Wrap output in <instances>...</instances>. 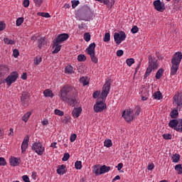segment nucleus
Listing matches in <instances>:
<instances>
[{"instance_id": "obj_53", "label": "nucleus", "mask_w": 182, "mask_h": 182, "mask_svg": "<svg viewBox=\"0 0 182 182\" xmlns=\"http://www.w3.org/2000/svg\"><path fill=\"white\" fill-rule=\"evenodd\" d=\"M13 56L14 58H18V56H19V50L15 48L14 50H13Z\"/></svg>"}, {"instance_id": "obj_34", "label": "nucleus", "mask_w": 182, "mask_h": 182, "mask_svg": "<svg viewBox=\"0 0 182 182\" xmlns=\"http://www.w3.org/2000/svg\"><path fill=\"white\" fill-rule=\"evenodd\" d=\"M104 146L105 147H112L113 146V143L112 142V139H107L104 141Z\"/></svg>"}, {"instance_id": "obj_37", "label": "nucleus", "mask_w": 182, "mask_h": 182, "mask_svg": "<svg viewBox=\"0 0 182 182\" xmlns=\"http://www.w3.org/2000/svg\"><path fill=\"white\" fill-rule=\"evenodd\" d=\"M41 62H42V57H41V55H37L34 58V64L38 65L39 63H41Z\"/></svg>"}, {"instance_id": "obj_46", "label": "nucleus", "mask_w": 182, "mask_h": 182, "mask_svg": "<svg viewBox=\"0 0 182 182\" xmlns=\"http://www.w3.org/2000/svg\"><path fill=\"white\" fill-rule=\"evenodd\" d=\"M70 158V155L69 154V153H65L62 160L63 161H68Z\"/></svg>"}, {"instance_id": "obj_32", "label": "nucleus", "mask_w": 182, "mask_h": 182, "mask_svg": "<svg viewBox=\"0 0 182 182\" xmlns=\"http://www.w3.org/2000/svg\"><path fill=\"white\" fill-rule=\"evenodd\" d=\"M93 173H95V176H101L102 173H100V168H99V165H95Z\"/></svg>"}, {"instance_id": "obj_33", "label": "nucleus", "mask_w": 182, "mask_h": 182, "mask_svg": "<svg viewBox=\"0 0 182 182\" xmlns=\"http://www.w3.org/2000/svg\"><path fill=\"white\" fill-rule=\"evenodd\" d=\"M95 53H92V54H88V55L90 56L91 60L92 62H93V63H97V62H99V60H97V57H96Z\"/></svg>"}, {"instance_id": "obj_16", "label": "nucleus", "mask_w": 182, "mask_h": 182, "mask_svg": "<svg viewBox=\"0 0 182 182\" xmlns=\"http://www.w3.org/2000/svg\"><path fill=\"white\" fill-rule=\"evenodd\" d=\"M68 171V169L66 168L65 165H61L58 166V168L57 169L58 174H60V176H63V174L66 173Z\"/></svg>"}, {"instance_id": "obj_51", "label": "nucleus", "mask_w": 182, "mask_h": 182, "mask_svg": "<svg viewBox=\"0 0 182 182\" xmlns=\"http://www.w3.org/2000/svg\"><path fill=\"white\" fill-rule=\"evenodd\" d=\"M54 113L57 114V116H63V114H65L63 111H60V109H55Z\"/></svg>"}, {"instance_id": "obj_7", "label": "nucleus", "mask_w": 182, "mask_h": 182, "mask_svg": "<svg viewBox=\"0 0 182 182\" xmlns=\"http://www.w3.org/2000/svg\"><path fill=\"white\" fill-rule=\"evenodd\" d=\"M125 39L126 33H124V31H119V33H114V40L117 45H120Z\"/></svg>"}, {"instance_id": "obj_36", "label": "nucleus", "mask_w": 182, "mask_h": 182, "mask_svg": "<svg viewBox=\"0 0 182 182\" xmlns=\"http://www.w3.org/2000/svg\"><path fill=\"white\" fill-rule=\"evenodd\" d=\"M105 5H107L108 8H112L114 5V3H113V0H105L104 1Z\"/></svg>"}, {"instance_id": "obj_30", "label": "nucleus", "mask_w": 182, "mask_h": 182, "mask_svg": "<svg viewBox=\"0 0 182 182\" xmlns=\"http://www.w3.org/2000/svg\"><path fill=\"white\" fill-rule=\"evenodd\" d=\"M172 161L173 163H178L180 161V154H175L172 156Z\"/></svg>"}, {"instance_id": "obj_21", "label": "nucleus", "mask_w": 182, "mask_h": 182, "mask_svg": "<svg viewBox=\"0 0 182 182\" xmlns=\"http://www.w3.org/2000/svg\"><path fill=\"white\" fill-rule=\"evenodd\" d=\"M9 72V68L6 65H0V75H6Z\"/></svg>"}, {"instance_id": "obj_54", "label": "nucleus", "mask_w": 182, "mask_h": 182, "mask_svg": "<svg viewBox=\"0 0 182 182\" xmlns=\"http://www.w3.org/2000/svg\"><path fill=\"white\" fill-rule=\"evenodd\" d=\"M0 166H6V160H5V158L0 157Z\"/></svg>"}, {"instance_id": "obj_59", "label": "nucleus", "mask_w": 182, "mask_h": 182, "mask_svg": "<svg viewBox=\"0 0 182 182\" xmlns=\"http://www.w3.org/2000/svg\"><path fill=\"white\" fill-rule=\"evenodd\" d=\"M23 181L25 182H31V181L29 180V176L27 175H24L22 176Z\"/></svg>"}, {"instance_id": "obj_47", "label": "nucleus", "mask_w": 182, "mask_h": 182, "mask_svg": "<svg viewBox=\"0 0 182 182\" xmlns=\"http://www.w3.org/2000/svg\"><path fill=\"white\" fill-rule=\"evenodd\" d=\"M141 110V108L140 107V106L137 105L136 107H135L134 116H139L140 114Z\"/></svg>"}, {"instance_id": "obj_29", "label": "nucleus", "mask_w": 182, "mask_h": 182, "mask_svg": "<svg viewBox=\"0 0 182 182\" xmlns=\"http://www.w3.org/2000/svg\"><path fill=\"white\" fill-rule=\"evenodd\" d=\"M31 114H32L31 112H28L27 113H26L23 117H22V120L23 122H24L25 123H26L28 122V120H29V117H31Z\"/></svg>"}, {"instance_id": "obj_23", "label": "nucleus", "mask_w": 182, "mask_h": 182, "mask_svg": "<svg viewBox=\"0 0 182 182\" xmlns=\"http://www.w3.org/2000/svg\"><path fill=\"white\" fill-rule=\"evenodd\" d=\"M65 73H68V75H72V73H75L73 70V67L70 65H68L65 68Z\"/></svg>"}, {"instance_id": "obj_11", "label": "nucleus", "mask_w": 182, "mask_h": 182, "mask_svg": "<svg viewBox=\"0 0 182 182\" xmlns=\"http://www.w3.org/2000/svg\"><path fill=\"white\" fill-rule=\"evenodd\" d=\"M21 102L23 106L26 107L29 105V93L28 92H23L21 97Z\"/></svg>"}, {"instance_id": "obj_48", "label": "nucleus", "mask_w": 182, "mask_h": 182, "mask_svg": "<svg viewBox=\"0 0 182 182\" xmlns=\"http://www.w3.org/2000/svg\"><path fill=\"white\" fill-rule=\"evenodd\" d=\"M110 41V33H106L104 37V42Z\"/></svg>"}, {"instance_id": "obj_28", "label": "nucleus", "mask_w": 182, "mask_h": 182, "mask_svg": "<svg viewBox=\"0 0 182 182\" xmlns=\"http://www.w3.org/2000/svg\"><path fill=\"white\" fill-rule=\"evenodd\" d=\"M163 73H164V68H160L156 75H155V77L156 79L159 80V79H161V76H163Z\"/></svg>"}, {"instance_id": "obj_58", "label": "nucleus", "mask_w": 182, "mask_h": 182, "mask_svg": "<svg viewBox=\"0 0 182 182\" xmlns=\"http://www.w3.org/2000/svg\"><path fill=\"white\" fill-rule=\"evenodd\" d=\"M76 137H77V135H76V134H71L70 138L71 143H73V141H75V140H76Z\"/></svg>"}, {"instance_id": "obj_12", "label": "nucleus", "mask_w": 182, "mask_h": 182, "mask_svg": "<svg viewBox=\"0 0 182 182\" xmlns=\"http://www.w3.org/2000/svg\"><path fill=\"white\" fill-rule=\"evenodd\" d=\"M28 146H29V136H25L21 144V153L23 154L26 151V149H28Z\"/></svg>"}, {"instance_id": "obj_8", "label": "nucleus", "mask_w": 182, "mask_h": 182, "mask_svg": "<svg viewBox=\"0 0 182 182\" xmlns=\"http://www.w3.org/2000/svg\"><path fill=\"white\" fill-rule=\"evenodd\" d=\"M32 150L36 151L38 156H42L43 154V152L45 151V147L42 146V143L41 142H36L33 144L31 146Z\"/></svg>"}, {"instance_id": "obj_43", "label": "nucleus", "mask_w": 182, "mask_h": 182, "mask_svg": "<svg viewBox=\"0 0 182 182\" xmlns=\"http://www.w3.org/2000/svg\"><path fill=\"white\" fill-rule=\"evenodd\" d=\"M71 3L73 9H75V8H76V6H77V5L80 4V1H79L78 0H73L71 1Z\"/></svg>"}, {"instance_id": "obj_22", "label": "nucleus", "mask_w": 182, "mask_h": 182, "mask_svg": "<svg viewBox=\"0 0 182 182\" xmlns=\"http://www.w3.org/2000/svg\"><path fill=\"white\" fill-rule=\"evenodd\" d=\"M111 170L110 166H107L106 165H103L100 166V171L101 174H105V173H109V171Z\"/></svg>"}, {"instance_id": "obj_9", "label": "nucleus", "mask_w": 182, "mask_h": 182, "mask_svg": "<svg viewBox=\"0 0 182 182\" xmlns=\"http://www.w3.org/2000/svg\"><path fill=\"white\" fill-rule=\"evenodd\" d=\"M132 114H133V109H129L122 112V117H124L127 123H130L134 119V115Z\"/></svg>"}, {"instance_id": "obj_63", "label": "nucleus", "mask_w": 182, "mask_h": 182, "mask_svg": "<svg viewBox=\"0 0 182 182\" xmlns=\"http://www.w3.org/2000/svg\"><path fill=\"white\" fill-rule=\"evenodd\" d=\"M92 97L94 99H97V97H99V91H95L92 95Z\"/></svg>"}, {"instance_id": "obj_14", "label": "nucleus", "mask_w": 182, "mask_h": 182, "mask_svg": "<svg viewBox=\"0 0 182 182\" xmlns=\"http://www.w3.org/2000/svg\"><path fill=\"white\" fill-rule=\"evenodd\" d=\"M10 166H13V167H16L21 164V159H18L15 156H11L9 159Z\"/></svg>"}, {"instance_id": "obj_44", "label": "nucleus", "mask_w": 182, "mask_h": 182, "mask_svg": "<svg viewBox=\"0 0 182 182\" xmlns=\"http://www.w3.org/2000/svg\"><path fill=\"white\" fill-rule=\"evenodd\" d=\"M126 63L128 66H132V65L134 63V58H127L126 60Z\"/></svg>"}, {"instance_id": "obj_31", "label": "nucleus", "mask_w": 182, "mask_h": 182, "mask_svg": "<svg viewBox=\"0 0 182 182\" xmlns=\"http://www.w3.org/2000/svg\"><path fill=\"white\" fill-rule=\"evenodd\" d=\"M4 42L6 43V45H15L16 42L14 40H11L8 38H4Z\"/></svg>"}, {"instance_id": "obj_10", "label": "nucleus", "mask_w": 182, "mask_h": 182, "mask_svg": "<svg viewBox=\"0 0 182 182\" xmlns=\"http://www.w3.org/2000/svg\"><path fill=\"white\" fill-rule=\"evenodd\" d=\"M154 6L158 12H164V11H166V5L164 4V2H161L160 0L154 1Z\"/></svg>"}, {"instance_id": "obj_3", "label": "nucleus", "mask_w": 182, "mask_h": 182, "mask_svg": "<svg viewBox=\"0 0 182 182\" xmlns=\"http://www.w3.org/2000/svg\"><path fill=\"white\" fill-rule=\"evenodd\" d=\"M182 60V53L181 52H176L172 57L171 63L172 64L171 67V75L174 76L177 74V70L180 68V63Z\"/></svg>"}, {"instance_id": "obj_40", "label": "nucleus", "mask_w": 182, "mask_h": 182, "mask_svg": "<svg viewBox=\"0 0 182 182\" xmlns=\"http://www.w3.org/2000/svg\"><path fill=\"white\" fill-rule=\"evenodd\" d=\"M23 17H20L18 18H17L16 21V26H21V25H22V23H23Z\"/></svg>"}, {"instance_id": "obj_41", "label": "nucleus", "mask_w": 182, "mask_h": 182, "mask_svg": "<svg viewBox=\"0 0 182 182\" xmlns=\"http://www.w3.org/2000/svg\"><path fill=\"white\" fill-rule=\"evenodd\" d=\"M176 171H178V174H182V166L181 164H177L175 166Z\"/></svg>"}, {"instance_id": "obj_17", "label": "nucleus", "mask_w": 182, "mask_h": 182, "mask_svg": "<svg viewBox=\"0 0 182 182\" xmlns=\"http://www.w3.org/2000/svg\"><path fill=\"white\" fill-rule=\"evenodd\" d=\"M38 49H42V46L46 45L48 41L45 39V37H41L37 40Z\"/></svg>"}, {"instance_id": "obj_15", "label": "nucleus", "mask_w": 182, "mask_h": 182, "mask_svg": "<svg viewBox=\"0 0 182 182\" xmlns=\"http://www.w3.org/2000/svg\"><path fill=\"white\" fill-rule=\"evenodd\" d=\"M96 48V43H90L87 48H86V52L87 55H92V53H95V49Z\"/></svg>"}, {"instance_id": "obj_24", "label": "nucleus", "mask_w": 182, "mask_h": 182, "mask_svg": "<svg viewBox=\"0 0 182 182\" xmlns=\"http://www.w3.org/2000/svg\"><path fill=\"white\" fill-rule=\"evenodd\" d=\"M176 132H178L179 133H182V119H178V124L176 128H175Z\"/></svg>"}, {"instance_id": "obj_6", "label": "nucleus", "mask_w": 182, "mask_h": 182, "mask_svg": "<svg viewBox=\"0 0 182 182\" xmlns=\"http://www.w3.org/2000/svg\"><path fill=\"white\" fill-rule=\"evenodd\" d=\"M19 77V73L16 71L12 72L10 75H9L6 79L5 82L7 83V86H11L12 83H14V82H16V79Z\"/></svg>"}, {"instance_id": "obj_20", "label": "nucleus", "mask_w": 182, "mask_h": 182, "mask_svg": "<svg viewBox=\"0 0 182 182\" xmlns=\"http://www.w3.org/2000/svg\"><path fill=\"white\" fill-rule=\"evenodd\" d=\"M171 119H177L178 117V107H176L175 109H173L170 112Z\"/></svg>"}, {"instance_id": "obj_56", "label": "nucleus", "mask_w": 182, "mask_h": 182, "mask_svg": "<svg viewBox=\"0 0 182 182\" xmlns=\"http://www.w3.org/2000/svg\"><path fill=\"white\" fill-rule=\"evenodd\" d=\"M33 2L36 4V6H41L43 4V0H33Z\"/></svg>"}, {"instance_id": "obj_5", "label": "nucleus", "mask_w": 182, "mask_h": 182, "mask_svg": "<svg viewBox=\"0 0 182 182\" xmlns=\"http://www.w3.org/2000/svg\"><path fill=\"white\" fill-rule=\"evenodd\" d=\"M157 69H159V63H157V59H156L151 55H149V65L144 74V79H147V77L150 76V73H151L153 70H157Z\"/></svg>"}, {"instance_id": "obj_60", "label": "nucleus", "mask_w": 182, "mask_h": 182, "mask_svg": "<svg viewBox=\"0 0 182 182\" xmlns=\"http://www.w3.org/2000/svg\"><path fill=\"white\" fill-rule=\"evenodd\" d=\"M23 4L24 8H28L29 6V0H23Z\"/></svg>"}, {"instance_id": "obj_55", "label": "nucleus", "mask_w": 182, "mask_h": 182, "mask_svg": "<svg viewBox=\"0 0 182 182\" xmlns=\"http://www.w3.org/2000/svg\"><path fill=\"white\" fill-rule=\"evenodd\" d=\"M84 14L86 18H89L92 11H90V9H87V10H85Z\"/></svg>"}, {"instance_id": "obj_61", "label": "nucleus", "mask_w": 182, "mask_h": 182, "mask_svg": "<svg viewBox=\"0 0 182 182\" xmlns=\"http://www.w3.org/2000/svg\"><path fill=\"white\" fill-rule=\"evenodd\" d=\"M123 53H124L123 50H118L117 51V56H123Z\"/></svg>"}, {"instance_id": "obj_4", "label": "nucleus", "mask_w": 182, "mask_h": 182, "mask_svg": "<svg viewBox=\"0 0 182 182\" xmlns=\"http://www.w3.org/2000/svg\"><path fill=\"white\" fill-rule=\"evenodd\" d=\"M69 39V34L68 33H62L58 35L54 40L53 43V48H55L53 51V54L58 53L60 52V49L62 48V46L59 45L65 41H68Z\"/></svg>"}, {"instance_id": "obj_18", "label": "nucleus", "mask_w": 182, "mask_h": 182, "mask_svg": "<svg viewBox=\"0 0 182 182\" xmlns=\"http://www.w3.org/2000/svg\"><path fill=\"white\" fill-rule=\"evenodd\" d=\"M178 124V119H173L168 122L169 127H171V129H173V130H176V128L177 127Z\"/></svg>"}, {"instance_id": "obj_57", "label": "nucleus", "mask_w": 182, "mask_h": 182, "mask_svg": "<svg viewBox=\"0 0 182 182\" xmlns=\"http://www.w3.org/2000/svg\"><path fill=\"white\" fill-rule=\"evenodd\" d=\"M5 28H6V24H5V22H0V31L5 30Z\"/></svg>"}, {"instance_id": "obj_26", "label": "nucleus", "mask_w": 182, "mask_h": 182, "mask_svg": "<svg viewBox=\"0 0 182 182\" xmlns=\"http://www.w3.org/2000/svg\"><path fill=\"white\" fill-rule=\"evenodd\" d=\"M43 95H44L45 97H53V96H54L52 90H50L49 89L44 90Z\"/></svg>"}, {"instance_id": "obj_35", "label": "nucleus", "mask_w": 182, "mask_h": 182, "mask_svg": "<svg viewBox=\"0 0 182 182\" xmlns=\"http://www.w3.org/2000/svg\"><path fill=\"white\" fill-rule=\"evenodd\" d=\"M86 59H87L86 55L83 54H80L77 55L78 62H85Z\"/></svg>"}, {"instance_id": "obj_38", "label": "nucleus", "mask_w": 182, "mask_h": 182, "mask_svg": "<svg viewBox=\"0 0 182 182\" xmlns=\"http://www.w3.org/2000/svg\"><path fill=\"white\" fill-rule=\"evenodd\" d=\"M37 15H38V16H42L43 18H50V14H49V13L38 12Z\"/></svg>"}, {"instance_id": "obj_49", "label": "nucleus", "mask_w": 182, "mask_h": 182, "mask_svg": "<svg viewBox=\"0 0 182 182\" xmlns=\"http://www.w3.org/2000/svg\"><path fill=\"white\" fill-rule=\"evenodd\" d=\"M163 137L165 140H171V134H164Z\"/></svg>"}, {"instance_id": "obj_64", "label": "nucleus", "mask_w": 182, "mask_h": 182, "mask_svg": "<svg viewBox=\"0 0 182 182\" xmlns=\"http://www.w3.org/2000/svg\"><path fill=\"white\" fill-rule=\"evenodd\" d=\"M148 170L151 171L154 168V164H151L147 166Z\"/></svg>"}, {"instance_id": "obj_39", "label": "nucleus", "mask_w": 182, "mask_h": 182, "mask_svg": "<svg viewBox=\"0 0 182 182\" xmlns=\"http://www.w3.org/2000/svg\"><path fill=\"white\" fill-rule=\"evenodd\" d=\"M75 167L76 170H81L82 169V161H77L75 163Z\"/></svg>"}, {"instance_id": "obj_25", "label": "nucleus", "mask_w": 182, "mask_h": 182, "mask_svg": "<svg viewBox=\"0 0 182 182\" xmlns=\"http://www.w3.org/2000/svg\"><path fill=\"white\" fill-rule=\"evenodd\" d=\"M154 99L156 100H161V99H163V95L160 91L155 92L154 93Z\"/></svg>"}, {"instance_id": "obj_1", "label": "nucleus", "mask_w": 182, "mask_h": 182, "mask_svg": "<svg viewBox=\"0 0 182 182\" xmlns=\"http://www.w3.org/2000/svg\"><path fill=\"white\" fill-rule=\"evenodd\" d=\"M59 97L63 102H68L70 106L77 105L76 90L72 85H64L60 90Z\"/></svg>"}, {"instance_id": "obj_2", "label": "nucleus", "mask_w": 182, "mask_h": 182, "mask_svg": "<svg viewBox=\"0 0 182 182\" xmlns=\"http://www.w3.org/2000/svg\"><path fill=\"white\" fill-rule=\"evenodd\" d=\"M111 85L110 80L106 81L104 85L101 95L97 99L95 105H94V112L95 113H102L103 110L107 109V106L106 105V103H105V99L107 97V95H109V92H110Z\"/></svg>"}, {"instance_id": "obj_62", "label": "nucleus", "mask_w": 182, "mask_h": 182, "mask_svg": "<svg viewBox=\"0 0 182 182\" xmlns=\"http://www.w3.org/2000/svg\"><path fill=\"white\" fill-rule=\"evenodd\" d=\"M116 168H117L118 171H120V170H122V168H123V164L122 163L118 164V165L116 166Z\"/></svg>"}, {"instance_id": "obj_42", "label": "nucleus", "mask_w": 182, "mask_h": 182, "mask_svg": "<svg viewBox=\"0 0 182 182\" xmlns=\"http://www.w3.org/2000/svg\"><path fill=\"white\" fill-rule=\"evenodd\" d=\"M90 33H84V40L85 42H89V41H90Z\"/></svg>"}, {"instance_id": "obj_45", "label": "nucleus", "mask_w": 182, "mask_h": 182, "mask_svg": "<svg viewBox=\"0 0 182 182\" xmlns=\"http://www.w3.org/2000/svg\"><path fill=\"white\" fill-rule=\"evenodd\" d=\"M62 122L64 124H68V123H70V117L65 116Z\"/></svg>"}, {"instance_id": "obj_52", "label": "nucleus", "mask_w": 182, "mask_h": 182, "mask_svg": "<svg viewBox=\"0 0 182 182\" xmlns=\"http://www.w3.org/2000/svg\"><path fill=\"white\" fill-rule=\"evenodd\" d=\"M132 33H137L139 32V27L137 26H134L131 29Z\"/></svg>"}, {"instance_id": "obj_50", "label": "nucleus", "mask_w": 182, "mask_h": 182, "mask_svg": "<svg viewBox=\"0 0 182 182\" xmlns=\"http://www.w3.org/2000/svg\"><path fill=\"white\" fill-rule=\"evenodd\" d=\"M141 96H144L149 97V90L147 89H144L141 92Z\"/></svg>"}, {"instance_id": "obj_19", "label": "nucleus", "mask_w": 182, "mask_h": 182, "mask_svg": "<svg viewBox=\"0 0 182 182\" xmlns=\"http://www.w3.org/2000/svg\"><path fill=\"white\" fill-rule=\"evenodd\" d=\"M80 113H82V107L75 108L73 110L72 114L74 118H77L80 116Z\"/></svg>"}, {"instance_id": "obj_13", "label": "nucleus", "mask_w": 182, "mask_h": 182, "mask_svg": "<svg viewBox=\"0 0 182 182\" xmlns=\"http://www.w3.org/2000/svg\"><path fill=\"white\" fill-rule=\"evenodd\" d=\"M173 104L176 105L178 108L180 107L182 105V98L180 97V93H176L173 97Z\"/></svg>"}, {"instance_id": "obj_27", "label": "nucleus", "mask_w": 182, "mask_h": 182, "mask_svg": "<svg viewBox=\"0 0 182 182\" xmlns=\"http://www.w3.org/2000/svg\"><path fill=\"white\" fill-rule=\"evenodd\" d=\"M80 83H82L83 86H87L89 85V78L87 77H82L80 78Z\"/></svg>"}]
</instances>
